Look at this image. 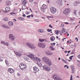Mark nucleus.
<instances>
[{
	"mask_svg": "<svg viewBox=\"0 0 80 80\" xmlns=\"http://www.w3.org/2000/svg\"><path fill=\"white\" fill-rule=\"evenodd\" d=\"M5 62H6V64L7 65V66H8V67H10V65H9V64H8V63H7V62H6V61H5Z\"/></svg>",
	"mask_w": 80,
	"mask_h": 80,
	"instance_id": "79ce46f5",
	"label": "nucleus"
},
{
	"mask_svg": "<svg viewBox=\"0 0 80 80\" xmlns=\"http://www.w3.org/2000/svg\"><path fill=\"white\" fill-rule=\"evenodd\" d=\"M66 31V30L65 29V28H63L62 29L61 31H60V35H62L63 33H65Z\"/></svg>",
	"mask_w": 80,
	"mask_h": 80,
	"instance_id": "f8f14e48",
	"label": "nucleus"
},
{
	"mask_svg": "<svg viewBox=\"0 0 80 80\" xmlns=\"http://www.w3.org/2000/svg\"><path fill=\"white\" fill-rule=\"evenodd\" d=\"M59 32L60 33V31L58 30H55V33L56 34L58 35L59 33Z\"/></svg>",
	"mask_w": 80,
	"mask_h": 80,
	"instance_id": "412c9836",
	"label": "nucleus"
},
{
	"mask_svg": "<svg viewBox=\"0 0 80 80\" xmlns=\"http://www.w3.org/2000/svg\"><path fill=\"white\" fill-rule=\"evenodd\" d=\"M27 8V7L24 5H23L22 7V10H25V9H26Z\"/></svg>",
	"mask_w": 80,
	"mask_h": 80,
	"instance_id": "bb28decb",
	"label": "nucleus"
},
{
	"mask_svg": "<svg viewBox=\"0 0 80 80\" xmlns=\"http://www.w3.org/2000/svg\"><path fill=\"white\" fill-rule=\"evenodd\" d=\"M14 52L16 55H17L18 57H21L22 55V54L19 52L14 51Z\"/></svg>",
	"mask_w": 80,
	"mask_h": 80,
	"instance_id": "6e6552de",
	"label": "nucleus"
},
{
	"mask_svg": "<svg viewBox=\"0 0 80 80\" xmlns=\"http://www.w3.org/2000/svg\"><path fill=\"white\" fill-rule=\"evenodd\" d=\"M61 25H62V27H64V25L63 24H61Z\"/></svg>",
	"mask_w": 80,
	"mask_h": 80,
	"instance_id": "680f3d73",
	"label": "nucleus"
},
{
	"mask_svg": "<svg viewBox=\"0 0 80 80\" xmlns=\"http://www.w3.org/2000/svg\"><path fill=\"white\" fill-rule=\"evenodd\" d=\"M34 70V72L36 73L37 72H38L39 71V69L37 68V67L35 66L33 67Z\"/></svg>",
	"mask_w": 80,
	"mask_h": 80,
	"instance_id": "0eeeda50",
	"label": "nucleus"
},
{
	"mask_svg": "<svg viewBox=\"0 0 80 80\" xmlns=\"http://www.w3.org/2000/svg\"><path fill=\"white\" fill-rule=\"evenodd\" d=\"M22 18H19V20H23V19H22Z\"/></svg>",
	"mask_w": 80,
	"mask_h": 80,
	"instance_id": "37998d69",
	"label": "nucleus"
},
{
	"mask_svg": "<svg viewBox=\"0 0 80 80\" xmlns=\"http://www.w3.org/2000/svg\"><path fill=\"white\" fill-rule=\"evenodd\" d=\"M43 68L47 71H50V69L47 65H44L43 67Z\"/></svg>",
	"mask_w": 80,
	"mask_h": 80,
	"instance_id": "423d86ee",
	"label": "nucleus"
},
{
	"mask_svg": "<svg viewBox=\"0 0 80 80\" xmlns=\"http://www.w3.org/2000/svg\"><path fill=\"white\" fill-rule=\"evenodd\" d=\"M70 20L71 21H73V20H74V19H72V18H70Z\"/></svg>",
	"mask_w": 80,
	"mask_h": 80,
	"instance_id": "ea45409f",
	"label": "nucleus"
},
{
	"mask_svg": "<svg viewBox=\"0 0 80 80\" xmlns=\"http://www.w3.org/2000/svg\"><path fill=\"white\" fill-rule=\"evenodd\" d=\"M68 53H70V51H68Z\"/></svg>",
	"mask_w": 80,
	"mask_h": 80,
	"instance_id": "69168bd1",
	"label": "nucleus"
},
{
	"mask_svg": "<svg viewBox=\"0 0 80 80\" xmlns=\"http://www.w3.org/2000/svg\"><path fill=\"white\" fill-rule=\"evenodd\" d=\"M2 26L3 27H4V28H9L8 27V26H6V25H2Z\"/></svg>",
	"mask_w": 80,
	"mask_h": 80,
	"instance_id": "c756f323",
	"label": "nucleus"
},
{
	"mask_svg": "<svg viewBox=\"0 0 80 80\" xmlns=\"http://www.w3.org/2000/svg\"><path fill=\"white\" fill-rule=\"evenodd\" d=\"M71 68L73 71V72H72V73H74V72H75V71H74L75 70V68L74 67V66L72 65L71 66Z\"/></svg>",
	"mask_w": 80,
	"mask_h": 80,
	"instance_id": "f3484780",
	"label": "nucleus"
},
{
	"mask_svg": "<svg viewBox=\"0 0 80 80\" xmlns=\"http://www.w3.org/2000/svg\"><path fill=\"white\" fill-rule=\"evenodd\" d=\"M23 3L24 5H25V4H27V1L25 0L23 2Z\"/></svg>",
	"mask_w": 80,
	"mask_h": 80,
	"instance_id": "473e14b6",
	"label": "nucleus"
},
{
	"mask_svg": "<svg viewBox=\"0 0 80 80\" xmlns=\"http://www.w3.org/2000/svg\"><path fill=\"white\" fill-rule=\"evenodd\" d=\"M67 67V65H65L64 66V67L65 68V67Z\"/></svg>",
	"mask_w": 80,
	"mask_h": 80,
	"instance_id": "e2e57ef3",
	"label": "nucleus"
},
{
	"mask_svg": "<svg viewBox=\"0 0 80 80\" xmlns=\"http://www.w3.org/2000/svg\"><path fill=\"white\" fill-rule=\"evenodd\" d=\"M5 10L6 12H9V11L10 10V7H7L6 8Z\"/></svg>",
	"mask_w": 80,
	"mask_h": 80,
	"instance_id": "a211bd4d",
	"label": "nucleus"
},
{
	"mask_svg": "<svg viewBox=\"0 0 80 80\" xmlns=\"http://www.w3.org/2000/svg\"><path fill=\"white\" fill-rule=\"evenodd\" d=\"M19 67L21 70H24L25 68H27L26 65L24 64L23 63H21L19 65Z\"/></svg>",
	"mask_w": 80,
	"mask_h": 80,
	"instance_id": "f03ea898",
	"label": "nucleus"
},
{
	"mask_svg": "<svg viewBox=\"0 0 80 80\" xmlns=\"http://www.w3.org/2000/svg\"><path fill=\"white\" fill-rule=\"evenodd\" d=\"M42 60L46 63L47 61L49 60V59L46 57H44L42 58Z\"/></svg>",
	"mask_w": 80,
	"mask_h": 80,
	"instance_id": "9d476101",
	"label": "nucleus"
},
{
	"mask_svg": "<svg viewBox=\"0 0 80 80\" xmlns=\"http://www.w3.org/2000/svg\"><path fill=\"white\" fill-rule=\"evenodd\" d=\"M47 31H48V32H52V29H48L47 30Z\"/></svg>",
	"mask_w": 80,
	"mask_h": 80,
	"instance_id": "e433bc0d",
	"label": "nucleus"
},
{
	"mask_svg": "<svg viewBox=\"0 0 80 80\" xmlns=\"http://www.w3.org/2000/svg\"><path fill=\"white\" fill-rule=\"evenodd\" d=\"M29 1L30 2H33V0H29Z\"/></svg>",
	"mask_w": 80,
	"mask_h": 80,
	"instance_id": "de8ad7c7",
	"label": "nucleus"
},
{
	"mask_svg": "<svg viewBox=\"0 0 80 80\" xmlns=\"http://www.w3.org/2000/svg\"><path fill=\"white\" fill-rule=\"evenodd\" d=\"M65 11H66V12H68V13H69V12H70V9L68 8H66L65 10Z\"/></svg>",
	"mask_w": 80,
	"mask_h": 80,
	"instance_id": "393cba45",
	"label": "nucleus"
},
{
	"mask_svg": "<svg viewBox=\"0 0 80 80\" xmlns=\"http://www.w3.org/2000/svg\"><path fill=\"white\" fill-rule=\"evenodd\" d=\"M8 24L10 26H12L13 25V23L12 22L9 21L8 23Z\"/></svg>",
	"mask_w": 80,
	"mask_h": 80,
	"instance_id": "aec40b11",
	"label": "nucleus"
},
{
	"mask_svg": "<svg viewBox=\"0 0 80 80\" xmlns=\"http://www.w3.org/2000/svg\"><path fill=\"white\" fill-rule=\"evenodd\" d=\"M11 15H13V14H15V13L14 12H11Z\"/></svg>",
	"mask_w": 80,
	"mask_h": 80,
	"instance_id": "5fc2aeb1",
	"label": "nucleus"
},
{
	"mask_svg": "<svg viewBox=\"0 0 80 80\" xmlns=\"http://www.w3.org/2000/svg\"><path fill=\"white\" fill-rule=\"evenodd\" d=\"M34 60H36V61H38V63H37L39 67H41L42 66V63H41V60L39 58L37 57L34 58Z\"/></svg>",
	"mask_w": 80,
	"mask_h": 80,
	"instance_id": "f257e3e1",
	"label": "nucleus"
},
{
	"mask_svg": "<svg viewBox=\"0 0 80 80\" xmlns=\"http://www.w3.org/2000/svg\"><path fill=\"white\" fill-rule=\"evenodd\" d=\"M3 60H2L1 59H0V62H2Z\"/></svg>",
	"mask_w": 80,
	"mask_h": 80,
	"instance_id": "0e129e2a",
	"label": "nucleus"
},
{
	"mask_svg": "<svg viewBox=\"0 0 80 80\" xmlns=\"http://www.w3.org/2000/svg\"><path fill=\"white\" fill-rule=\"evenodd\" d=\"M38 46L39 47H41V48H45V44H42L41 43H38Z\"/></svg>",
	"mask_w": 80,
	"mask_h": 80,
	"instance_id": "1a4fd4ad",
	"label": "nucleus"
},
{
	"mask_svg": "<svg viewBox=\"0 0 80 80\" xmlns=\"http://www.w3.org/2000/svg\"><path fill=\"white\" fill-rule=\"evenodd\" d=\"M47 55H53V53L52 52H49V53H47L46 52Z\"/></svg>",
	"mask_w": 80,
	"mask_h": 80,
	"instance_id": "cd10ccee",
	"label": "nucleus"
},
{
	"mask_svg": "<svg viewBox=\"0 0 80 80\" xmlns=\"http://www.w3.org/2000/svg\"><path fill=\"white\" fill-rule=\"evenodd\" d=\"M27 18H30L31 17V15H29L27 16Z\"/></svg>",
	"mask_w": 80,
	"mask_h": 80,
	"instance_id": "a19ab883",
	"label": "nucleus"
},
{
	"mask_svg": "<svg viewBox=\"0 0 80 80\" xmlns=\"http://www.w3.org/2000/svg\"><path fill=\"white\" fill-rule=\"evenodd\" d=\"M63 13H64V14H65V15H67V14H68V13H69L67 12H66V11H65V10L64 11Z\"/></svg>",
	"mask_w": 80,
	"mask_h": 80,
	"instance_id": "2f4dec72",
	"label": "nucleus"
},
{
	"mask_svg": "<svg viewBox=\"0 0 80 80\" xmlns=\"http://www.w3.org/2000/svg\"><path fill=\"white\" fill-rule=\"evenodd\" d=\"M47 5L45 4H43L42 6V8H45V9L46 8H47Z\"/></svg>",
	"mask_w": 80,
	"mask_h": 80,
	"instance_id": "a878e982",
	"label": "nucleus"
},
{
	"mask_svg": "<svg viewBox=\"0 0 80 80\" xmlns=\"http://www.w3.org/2000/svg\"><path fill=\"white\" fill-rule=\"evenodd\" d=\"M50 18H53V16H50Z\"/></svg>",
	"mask_w": 80,
	"mask_h": 80,
	"instance_id": "8fccbe9b",
	"label": "nucleus"
},
{
	"mask_svg": "<svg viewBox=\"0 0 80 80\" xmlns=\"http://www.w3.org/2000/svg\"><path fill=\"white\" fill-rule=\"evenodd\" d=\"M74 15H77V11H76V10H74Z\"/></svg>",
	"mask_w": 80,
	"mask_h": 80,
	"instance_id": "c9c22d12",
	"label": "nucleus"
},
{
	"mask_svg": "<svg viewBox=\"0 0 80 80\" xmlns=\"http://www.w3.org/2000/svg\"><path fill=\"white\" fill-rule=\"evenodd\" d=\"M41 10L42 12L43 13H44V12H45V8H43L42 7L41 8Z\"/></svg>",
	"mask_w": 80,
	"mask_h": 80,
	"instance_id": "5701e85b",
	"label": "nucleus"
},
{
	"mask_svg": "<svg viewBox=\"0 0 80 80\" xmlns=\"http://www.w3.org/2000/svg\"><path fill=\"white\" fill-rule=\"evenodd\" d=\"M73 57H74V56H70V57H71L72 58H73Z\"/></svg>",
	"mask_w": 80,
	"mask_h": 80,
	"instance_id": "338daca9",
	"label": "nucleus"
},
{
	"mask_svg": "<svg viewBox=\"0 0 80 80\" xmlns=\"http://www.w3.org/2000/svg\"><path fill=\"white\" fill-rule=\"evenodd\" d=\"M75 39L76 40H77V42H78V39L77 38H76Z\"/></svg>",
	"mask_w": 80,
	"mask_h": 80,
	"instance_id": "3c124183",
	"label": "nucleus"
},
{
	"mask_svg": "<svg viewBox=\"0 0 80 80\" xmlns=\"http://www.w3.org/2000/svg\"><path fill=\"white\" fill-rule=\"evenodd\" d=\"M49 27H50V28H53V27L52 26V25H51V24L49 25Z\"/></svg>",
	"mask_w": 80,
	"mask_h": 80,
	"instance_id": "c03bdc74",
	"label": "nucleus"
},
{
	"mask_svg": "<svg viewBox=\"0 0 80 80\" xmlns=\"http://www.w3.org/2000/svg\"><path fill=\"white\" fill-rule=\"evenodd\" d=\"M50 10L52 13H56L57 12V9L53 7L51 8Z\"/></svg>",
	"mask_w": 80,
	"mask_h": 80,
	"instance_id": "20e7f679",
	"label": "nucleus"
},
{
	"mask_svg": "<svg viewBox=\"0 0 80 80\" xmlns=\"http://www.w3.org/2000/svg\"><path fill=\"white\" fill-rule=\"evenodd\" d=\"M5 44H4V45H5L6 46H8V43H6L5 42Z\"/></svg>",
	"mask_w": 80,
	"mask_h": 80,
	"instance_id": "4c0bfd02",
	"label": "nucleus"
},
{
	"mask_svg": "<svg viewBox=\"0 0 80 80\" xmlns=\"http://www.w3.org/2000/svg\"><path fill=\"white\" fill-rule=\"evenodd\" d=\"M49 48L50 49V50H51L52 51V50H55V48H53V47L52 46H50L49 47Z\"/></svg>",
	"mask_w": 80,
	"mask_h": 80,
	"instance_id": "4be33fe9",
	"label": "nucleus"
},
{
	"mask_svg": "<svg viewBox=\"0 0 80 80\" xmlns=\"http://www.w3.org/2000/svg\"><path fill=\"white\" fill-rule=\"evenodd\" d=\"M4 20H5V21H8V18H4Z\"/></svg>",
	"mask_w": 80,
	"mask_h": 80,
	"instance_id": "7c9ffc66",
	"label": "nucleus"
},
{
	"mask_svg": "<svg viewBox=\"0 0 80 80\" xmlns=\"http://www.w3.org/2000/svg\"><path fill=\"white\" fill-rule=\"evenodd\" d=\"M68 33V32H66L65 33H64L65 35H66V34H67Z\"/></svg>",
	"mask_w": 80,
	"mask_h": 80,
	"instance_id": "13d9d810",
	"label": "nucleus"
},
{
	"mask_svg": "<svg viewBox=\"0 0 80 80\" xmlns=\"http://www.w3.org/2000/svg\"><path fill=\"white\" fill-rule=\"evenodd\" d=\"M50 44L52 46H55V43L54 42L53 43H50Z\"/></svg>",
	"mask_w": 80,
	"mask_h": 80,
	"instance_id": "72a5a7b5",
	"label": "nucleus"
},
{
	"mask_svg": "<svg viewBox=\"0 0 80 80\" xmlns=\"http://www.w3.org/2000/svg\"><path fill=\"white\" fill-rule=\"evenodd\" d=\"M35 21H36V22H39V20L38 19H36V20H35Z\"/></svg>",
	"mask_w": 80,
	"mask_h": 80,
	"instance_id": "49530a36",
	"label": "nucleus"
},
{
	"mask_svg": "<svg viewBox=\"0 0 80 80\" xmlns=\"http://www.w3.org/2000/svg\"><path fill=\"white\" fill-rule=\"evenodd\" d=\"M9 38L10 39H11L12 40H15V37H13V36L12 34H10L9 35Z\"/></svg>",
	"mask_w": 80,
	"mask_h": 80,
	"instance_id": "ddd939ff",
	"label": "nucleus"
},
{
	"mask_svg": "<svg viewBox=\"0 0 80 80\" xmlns=\"http://www.w3.org/2000/svg\"><path fill=\"white\" fill-rule=\"evenodd\" d=\"M55 37L54 36L52 37L51 38V41H54L55 40Z\"/></svg>",
	"mask_w": 80,
	"mask_h": 80,
	"instance_id": "b1692460",
	"label": "nucleus"
},
{
	"mask_svg": "<svg viewBox=\"0 0 80 80\" xmlns=\"http://www.w3.org/2000/svg\"><path fill=\"white\" fill-rule=\"evenodd\" d=\"M79 17H80V11H79Z\"/></svg>",
	"mask_w": 80,
	"mask_h": 80,
	"instance_id": "774afa93",
	"label": "nucleus"
},
{
	"mask_svg": "<svg viewBox=\"0 0 80 80\" xmlns=\"http://www.w3.org/2000/svg\"><path fill=\"white\" fill-rule=\"evenodd\" d=\"M1 43L2 44H3V45H4V44H6V43H5V42L2 41L1 42Z\"/></svg>",
	"mask_w": 80,
	"mask_h": 80,
	"instance_id": "f704fd0d",
	"label": "nucleus"
},
{
	"mask_svg": "<svg viewBox=\"0 0 80 80\" xmlns=\"http://www.w3.org/2000/svg\"><path fill=\"white\" fill-rule=\"evenodd\" d=\"M52 78L55 80H62V78L58 76L55 74L52 76Z\"/></svg>",
	"mask_w": 80,
	"mask_h": 80,
	"instance_id": "7ed1b4c3",
	"label": "nucleus"
},
{
	"mask_svg": "<svg viewBox=\"0 0 80 80\" xmlns=\"http://www.w3.org/2000/svg\"><path fill=\"white\" fill-rule=\"evenodd\" d=\"M77 57H78V58H79L80 59V54L78 55Z\"/></svg>",
	"mask_w": 80,
	"mask_h": 80,
	"instance_id": "a18cd8bd",
	"label": "nucleus"
},
{
	"mask_svg": "<svg viewBox=\"0 0 80 80\" xmlns=\"http://www.w3.org/2000/svg\"><path fill=\"white\" fill-rule=\"evenodd\" d=\"M46 63L49 66H51V65H52V63L51 62V61L48 60L46 62Z\"/></svg>",
	"mask_w": 80,
	"mask_h": 80,
	"instance_id": "dca6fc26",
	"label": "nucleus"
},
{
	"mask_svg": "<svg viewBox=\"0 0 80 80\" xmlns=\"http://www.w3.org/2000/svg\"><path fill=\"white\" fill-rule=\"evenodd\" d=\"M38 32H40V33H44V32H45V31L42 29H38Z\"/></svg>",
	"mask_w": 80,
	"mask_h": 80,
	"instance_id": "6ab92c4d",
	"label": "nucleus"
},
{
	"mask_svg": "<svg viewBox=\"0 0 80 80\" xmlns=\"http://www.w3.org/2000/svg\"><path fill=\"white\" fill-rule=\"evenodd\" d=\"M31 17H33V14H31Z\"/></svg>",
	"mask_w": 80,
	"mask_h": 80,
	"instance_id": "bf43d9fd",
	"label": "nucleus"
},
{
	"mask_svg": "<svg viewBox=\"0 0 80 80\" xmlns=\"http://www.w3.org/2000/svg\"><path fill=\"white\" fill-rule=\"evenodd\" d=\"M78 26H79V25H78V26H76L75 28V29H76V28H77V27H78Z\"/></svg>",
	"mask_w": 80,
	"mask_h": 80,
	"instance_id": "603ef678",
	"label": "nucleus"
},
{
	"mask_svg": "<svg viewBox=\"0 0 80 80\" xmlns=\"http://www.w3.org/2000/svg\"><path fill=\"white\" fill-rule=\"evenodd\" d=\"M28 57H29L32 59H33V60L35 58H34V56L32 54H30L29 55H28Z\"/></svg>",
	"mask_w": 80,
	"mask_h": 80,
	"instance_id": "2eb2a0df",
	"label": "nucleus"
},
{
	"mask_svg": "<svg viewBox=\"0 0 80 80\" xmlns=\"http://www.w3.org/2000/svg\"><path fill=\"white\" fill-rule=\"evenodd\" d=\"M65 23V24H68V23H69L68 22H64Z\"/></svg>",
	"mask_w": 80,
	"mask_h": 80,
	"instance_id": "864d4df0",
	"label": "nucleus"
},
{
	"mask_svg": "<svg viewBox=\"0 0 80 80\" xmlns=\"http://www.w3.org/2000/svg\"><path fill=\"white\" fill-rule=\"evenodd\" d=\"M72 77H73L72 76V75H71L70 80H73V79L72 78Z\"/></svg>",
	"mask_w": 80,
	"mask_h": 80,
	"instance_id": "58836bf2",
	"label": "nucleus"
},
{
	"mask_svg": "<svg viewBox=\"0 0 80 80\" xmlns=\"http://www.w3.org/2000/svg\"><path fill=\"white\" fill-rule=\"evenodd\" d=\"M27 45L29 47L31 48H35V47L33 46V44H30L29 43H27Z\"/></svg>",
	"mask_w": 80,
	"mask_h": 80,
	"instance_id": "39448f33",
	"label": "nucleus"
},
{
	"mask_svg": "<svg viewBox=\"0 0 80 80\" xmlns=\"http://www.w3.org/2000/svg\"><path fill=\"white\" fill-rule=\"evenodd\" d=\"M45 40V39H39V41L41 42H44Z\"/></svg>",
	"mask_w": 80,
	"mask_h": 80,
	"instance_id": "c85d7f7f",
	"label": "nucleus"
},
{
	"mask_svg": "<svg viewBox=\"0 0 80 80\" xmlns=\"http://www.w3.org/2000/svg\"><path fill=\"white\" fill-rule=\"evenodd\" d=\"M69 59L70 60H72V58L71 57H70Z\"/></svg>",
	"mask_w": 80,
	"mask_h": 80,
	"instance_id": "052dcab7",
	"label": "nucleus"
},
{
	"mask_svg": "<svg viewBox=\"0 0 80 80\" xmlns=\"http://www.w3.org/2000/svg\"><path fill=\"white\" fill-rule=\"evenodd\" d=\"M47 17L48 19H49V18H50V16H47Z\"/></svg>",
	"mask_w": 80,
	"mask_h": 80,
	"instance_id": "6e6d98bb",
	"label": "nucleus"
},
{
	"mask_svg": "<svg viewBox=\"0 0 80 80\" xmlns=\"http://www.w3.org/2000/svg\"><path fill=\"white\" fill-rule=\"evenodd\" d=\"M23 17H26V15H25V14H23L22 15Z\"/></svg>",
	"mask_w": 80,
	"mask_h": 80,
	"instance_id": "09e8293b",
	"label": "nucleus"
},
{
	"mask_svg": "<svg viewBox=\"0 0 80 80\" xmlns=\"http://www.w3.org/2000/svg\"><path fill=\"white\" fill-rule=\"evenodd\" d=\"M8 71L10 73H13L14 72V69L12 68H9Z\"/></svg>",
	"mask_w": 80,
	"mask_h": 80,
	"instance_id": "9b49d317",
	"label": "nucleus"
},
{
	"mask_svg": "<svg viewBox=\"0 0 80 80\" xmlns=\"http://www.w3.org/2000/svg\"><path fill=\"white\" fill-rule=\"evenodd\" d=\"M6 4L8 6H10L11 5V1L8 0L6 2Z\"/></svg>",
	"mask_w": 80,
	"mask_h": 80,
	"instance_id": "4468645a",
	"label": "nucleus"
},
{
	"mask_svg": "<svg viewBox=\"0 0 80 80\" xmlns=\"http://www.w3.org/2000/svg\"><path fill=\"white\" fill-rule=\"evenodd\" d=\"M42 18H43V19H45V18L44 17H41Z\"/></svg>",
	"mask_w": 80,
	"mask_h": 80,
	"instance_id": "4d7b16f0",
	"label": "nucleus"
}]
</instances>
